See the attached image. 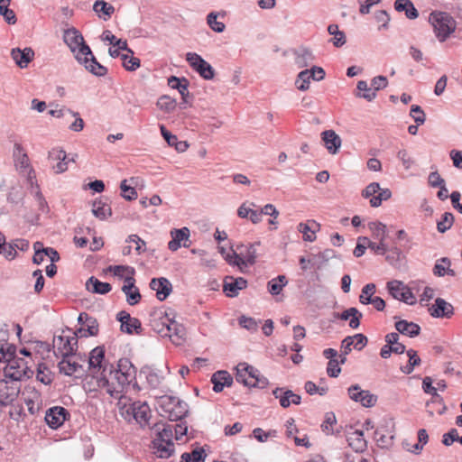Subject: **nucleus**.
<instances>
[{
    "mask_svg": "<svg viewBox=\"0 0 462 462\" xmlns=\"http://www.w3.org/2000/svg\"><path fill=\"white\" fill-rule=\"evenodd\" d=\"M116 319L121 323L120 328L122 332L126 334H141V321L137 318L131 317V315L127 311H119L116 315Z\"/></svg>",
    "mask_w": 462,
    "mask_h": 462,
    "instance_id": "16",
    "label": "nucleus"
},
{
    "mask_svg": "<svg viewBox=\"0 0 462 462\" xmlns=\"http://www.w3.org/2000/svg\"><path fill=\"white\" fill-rule=\"evenodd\" d=\"M109 372H121L124 374H126L127 373H131L133 374H135V368L132 365L129 359L127 358H122L118 361L117 368L112 369V366L109 368Z\"/></svg>",
    "mask_w": 462,
    "mask_h": 462,
    "instance_id": "61",
    "label": "nucleus"
},
{
    "mask_svg": "<svg viewBox=\"0 0 462 462\" xmlns=\"http://www.w3.org/2000/svg\"><path fill=\"white\" fill-rule=\"evenodd\" d=\"M121 414L129 422L134 421L142 430L149 426L152 417L150 406L145 402L136 401L129 405L124 404Z\"/></svg>",
    "mask_w": 462,
    "mask_h": 462,
    "instance_id": "4",
    "label": "nucleus"
},
{
    "mask_svg": "<svg viewBox=\"0 0 462 462\" xmlns=\"http://www.w3.org/2000/svg\"><path fill=\"white\" fill-rule=\"evenodd\" d=\"M122 291L125 294L126 301L131 306L136 305L141 300L139 289L135 286V279L132 276L125 278Z\"/></svg>",
    "mask_w": 462,
    "mask_h": 462,
    "instance_id": "24",
    "label": "nucleus"
},
{
    "mask_svg": "<svg viewBox=\"0 0 462 462\" xmlns=\"http://www.w3.org/2000/svg\"><path fill=\"white\" fill-rule=\"evenodd\" d=\"M360 240L364 241L366 245H368V248L373 251L375 254L379 255H384L386 252L388 251V245L386 244L385 240L379 241L378 243L371 241L366 236H360Z\"/></svg>",
    "mask_w": 462,
    "mask_h": 462,
    "instance_id": "50",
    "label": "nucleus"
},
{
    "mask_svg": "<svg viewBox=\"0 0 462 462\" xmlns=\"http://www.w3.org/2000/svg\"><path fill=\"white\" fill-rule=\"evenodd\" d=\"M127 180H124L120 184V189L122 190V196L126 200H134L137 198V192L134 187H131L126 184Z\"/></svg>",
    "mask_w": 462,
    "mask_h": 462,
    "instance_id": "64",
    "label": "nucleus"
},
{
    "mask_svg": "<svg viewBox=\"0 0 462 462\" xmlns=\"http://www.w3.org/2000/svg\"><path fill=\"white\" fill-rule=\"evenodd\" d=\"M69 417L67 409L61 406H54L47 410L45 414V421L52 430L60 428Z\"/></svg>",
    "mask_w": 462,
    "mask_h": 462,
    "instance_id": "14",
    "label": "nucleus"
},
{
    "mask_svg": "<svg viewBox=\"0 0 462 462\" xmlns=\"http://www.w3.org/2000/svg\"><path fill=\"white\" fill-rule=\"evenodd\" d=\"M80 58L81 60L77 61L93 75L103 77L107 73V69L97 60L92 52L91 54L82 55Z\"/></svg>",
    "mask_w": 462,
    "mask_h": 462,
    "instance_id": "26",
    "label": "nucleus"
},
{
    "mask_svg": "<svg viewBox=\"0 0 462 462\" xmlns=\"http://www.w3.org/2000/svg\"><path fill=\"white\" fill-rule=\"evenodd\" d=\"M108 271L112 272L115 276L120 277V278H125L126 276H132L134 275V268L131 266L126 265H114L109 266Z\"/></svg>",
    "mask_w": 462,
    "mask_h": 462,
    "instance_id": "54",
    "label": "nucleus"
},
{
    "mask_svg": "<svg viewBox=\"0 0 462 462\" xmlns=\"http://www.w3.org/2000/svg\"><path fill=\"white\" fill-rule=\"evenodd\" d=\"M347 393L352 401L359 402L362 406L366 408L374 406L377 402L376 395L367 390H362L358 384L351 385L347 389Z\"/></svg>",
    "mask_w": 462,
    "mask_h": 462,
    "instance_id": "12",
    "label": "nucleus"
},
{
    "mask_svg": "<svg viewBox=\"0 0 462 462\" xmlns=\"http://www.w3.org/2000/svg\"><path fill=\"white\" fill-rule=\"evenodd\" d=\"M80 367L81 365L79 363L71 361L69 357H62V360L59 363L60 372L66 375L74 374Z\"/></svg>",
    "mask_w": 462,
    "mask_h": 462,
    "instance_id": "48",
    "label": "nucleus"
},
{
    "mask_svg": "<svg viewBox=\"0 0 462 462\" xmlns=\"http://www.w3.org/2000/svg\"><path fill=\"white\" fill-rule=\"evenodd\" d=\"M126 243H133L135 245V251L138 254H142L146 251V243L137 235H130L126 240Z\"/></svg>",
    "mask_w": 462,
    "mask_h": 462,
    "instance_id": "62",
    "label": "nucleus"
},
{
    "mask_svg": "<svg viewBox=\"0 0 462 462\" xmlns=\"http://www.w3.org/2000/svg\"><path fill=\"white\" fill-rule=\"evenodd\" d=\"M54 354L57 357H70L78 348V333L69 328L55 335L52 341Z\"/></svg>",
    "mask_w": 462,
    "mask_h": 462,
    "instance_id": "5",
    "label": "nucleus"
},
{
    "mask_svg": "<svg viewBox=\"0 0 462 462\" xmlns=\"http://www.w3.org/2000/svg\"><path fill=\"white\" fill-rule=\"evenodd\" d=\"M236 380L245 386L253 384L252 379L255 376L257 369L245 362L239 363L236 367Z\"/></svg>",
    "mask_w": 462,
    "mask_h": 462,
    "instance_id": "22",
    "label": "nucleus"
},
{
    "mask_svg": "<svg viewBox=\"0 0 462 462\" xmlns=\"http://www.w3.org/2000/svg\"><path fill=\"white\" fill-rule=\"evenodd\" d=\"M324 146L330 154H337L341 147L340 136L334 130H325L321 133Z\"/></svg>",
    "mask_w": 462,
    "mask_h": 462,
    "instance_id": "30",
    "label": "nucleus"
},
{
    "mask_svg": "<svg viewBox=\"0 0 462 462\" xmlns=\"http://www.w3.org/2000/svg\"><path fill=\"white\" fill-rule=\"evenodd\" d=\"M168 85L173 89H177L180 94L184 102H186V97L189 96L188 90V80L185 78L180 79L175 76H171L168 79Z\"/></svg>",
    "mask_w": 462,
    "mask_h": 462,
    "instance_id": "41",
    "label": "nucleus"
},
{
    "mask_svg": "<svg viewBox=\"0 0 462 462\" xmlns=\"http://www.w3.org/2000/svg\"><path fill=\"white\" fill-rule=\"evenodd\" d=\"M78 334L80 335V337H89V336H97L98 334V323L97 320L93 318L89 317L87 323L84 325V327H81L79 328Z\"/></svg>",
    "mask_w": 462,
    "mask_h": 462,
    "instance_id": "47",
    "label": "nucleus"
},
{
    "mask_svg": "<svg viewBox=\"0 0 462 462\" xmlns=\"http://www.w3.org/2000/svg\"><path fill=\"white\" fill-rule=\"evenodd\" d=\"M454 223V216L450 212H445L441 219L437 222V229L439 233L448 231Z\"/></svg>",
    "mask_w": 462,
    "mask_h": 462,
    "instance_id": "57",
    "label": "nucleus"
},
{
    "mask_svg": "<svg viewBox=\"0 0 462 462\" xmlns=\"http://www.w3.org/2000/svg\"><path fill=\"white\" fill-rule=\"evenodd\" d=\"M34 255L32 262L35 264H41L45 258V254H48L51 263L58 262L60 260L59 253L52 247H43L42 242H35L33 244Z\"/></svg>",
    "mask_w": 462,
    "mask_h": 462,
    "instance_id": "20",
    "label": "nucleus"
},
{
    "mask_svg": "<svg viewBox=\"0 0 462 462\" xmlns=\"http://www.w3.org/2000/svg\"><path fill=\"white\" fill-rule=\"evenodd\" d=\"M121 59L126 70L134 71L140 67V60L130 53L122 54Z\"/></svg>",
    "mask_w": 462,
    "mask_h": 462,
    "instance_id": "58",
    "label": "nucleus"
},
{
    "mask_svg": "<svg viewBox=\"0 0 462 462\" xmlns=\"http://www.w3.org/2000/svg\"><path fill=\"white\" fill-rule=\"evenodd\" d=\"M11 57L19 68L25 69L33 60L34 51L30 47H26L23 50L20 48H14L11 50Z\"/></svg>",
    "mask_w": 462,
    "mask_h": 462,
    "instance_id": "27",
    "label": "nucleus"
},
{
    "mask_svg": "<svg viewBox=\"0 0 462 462\" xmlns=\"http://www.w3.org/2000/svg\"><path fill=\"white\" fill-rule=\"evenodd\" d=\"M169 435H166L168 437ZM165 435H157L152 441L151 448L153 453L160 458H169L174 453V443L171 439H165Z\"/></svg>",
    "mask_w": 462,
    "mask_h": 462,
    "instance_id": "13",
    "label": "nucleus"
},
{
    "mask_svg": "<svg viewBox=\"0 0 462 462\" xmlns=\"http://www.w3.org/2000/svg\"><path fill=\"white\" fill-rule=\"evenodd\" d=\"M205 457V450L203 448H197L190 453H183L180 457V462H204Z\"/></svg>",
    "mask_w": 462,
    "mask_h": 462,
    "instance_id": "52",
    "label": "nucleus"
},
{
    "mask_svg": "<svg viewBox=\"0 0 462 462\" xmlns=\"http://www.w3.org/2000/svg\"><path fill=\"white\" fill-rule=\"evenodd\" d=\"M357 93L356 96L357 97H362L367 101H372L376 97V93L373 90L372 86L368 87V84L365 80H360L357 82Z\"/></svg>",
    "mask_w": 462,
    "mask_h": 462,
    "instance_id": "46",
    "label": "nucleus"
},
{
    "mask_svg": "<svg viewBox=\"0 0 462 462\" xmlns=\"http://www.w3.org/2000/svg\"><path fill=\"white\" fill-rule=\"evenodd\" d=\"M155 408L159 414L170 420H181L188 414V404L172 395H162L156 398Z\"/></svg>",
    "mask_w": 462,
    "mask_h": 462,
    "instance_id": "2",
    "label": "nucleus"
},
{
    "mask_svg": "<svg viewBox=\"0 0 462 462\" xmlns=\"http://www.w3.org/2000/svg\"><path fill=\"white\" fill-rule=\"evenodd\" d=\"M391 197L392 191L389 189H382L380 187V190L378 191L377 196H374L373 198H371L369 202L371 207L378 208L379 206L382 205L383 201L388 200L389 199H391Z\"/></svg>",
    "mask_w": 462,
    "mask_h": 462,
    "instance_id": "55",
    "label": "nucleus"
},
{
    "mask_svg": "<svg viewBox=\"0 0 462 462\" xmlns=\"http://www.w3.org/2000/svg\"><path fill=\"white\" fill-rule=\"evenodd\" d=\"M163 328L159 329V332L165 337L172 338L175 337L178 340L181 339L184 336V328L175 320H168V323L162 324Z\"/></svg>",
    "mask_w": 462,
    "mask_h": 462,
    "instance_id": "33",
    "label": "nucleus"
},
{
    "mask_svg": "<svg viewBox=\"0 0 462 462\" xmlns=\"http://www.w3.org/2000/svg\"><path fill=\"white\" fill-rule=\"evenodd\" d=\"M394 8L397 12H404L408 19L413 20L419 16V12L411 0H395Z\"/></svg>",
    "mask_w": 462,
    "mask_h": 462,
    "instance_id": "38",
    "label": "nucleus"
},
{
    "mask_svg": "<svg viewBox=\"0 0 462 462\" xmlns=\"http://www.w3.org/2000/svg\"><path fill=\"white\" fill-rule=\"evenodd\" d=\"M211 383H213V391L220 393L225 386H231L233 383V377L225 370H220L212 374Z\"/></svg>",
    "mask_w": 462,
    "mask_h": 462,
    "instance_id": "31",
    "label": "nucleus"
},
{
    "mask_svg": "<svg viewBox=\"0 0 462 462\" xmlns=\"http://www.w3.org/2000/svg\"><path fill=\"white\" fill-rule=\"evenodd\" d=\"M151 430L153 433H188V425L185 421L176 424H170L162 420L155 422Z\"/></svg>",
    "mask_w": 462,
    "mask_h": 462,
    "instance_id": "28",
    "label": "nucleus"
},
{
    "mask_svg": "<svg viewBox=\"0 0 462 462\" xmlns=\"http://www.w3.org/2000/svg\"><path fill=\"white\" fill-rule=\"evenodd\" d=\"M30 374H32V371L23 359L15 357L6 359V365L4 368V379L19 383L23 378L30 377Z\"/></svg>",
    "mask_w": 462,
    "mask_h": 462,
    "instance_id": "8",
    "label": "nucleus"
},
{
    "mask_svg": "<svg viewBox=\"0 0 462 462\" xmlns=\"http://www.w3.org/2000/svg\"><path fill=\"white\" fill-rule=\"evenodd\" d=\"M310 76L311 74H310L309 69H304L298 74L295 84L299 90L305 91L309 89L311 79Z\"/></svg>",
    "mask_w": 462,
    "mask_h": 462,
    "instance_id": "56",
    "label": "nucleus"
},
{
    "mask_svg": "<svg viewBox=\"0 0 462 462\" xmlns=\"http://www.w3.org/2000/svg\"><path fill=\"white\" fill-rule=\"evenodd\" d=\"M62 38L76 60H80L82 55L91 54L90 47L85 42L82 33L77 28L65 29Z\"/></svg>",
    "mask_w": 462,
    "mask_h": 462,
    "instance_id": "6",
    "label": "nucleus"
},
{
    "mask_svg": "<svg viewBox=\"0 0 462 462\" xmlns=\"http://www.w3.org/2000/svg\"><path fill=\"white\" fill-rule=\"evenodd\" d=\"M428 441L429 435H407V437L402 439V445L405 450L413 454H420L423 446L426 445Z\"/></svg>",
    "mask_w": 462,
    "mask_h": 462,
    "instance_id": "21",
    "label": "nucleus"
},
{
    "mask_svg": "<svg viewBox=\"0 0 462 462\" xmlns=\"http://www.w3.org/2000/svg\"><path fill=\"white\" fill-rule=\"evenodd\" d=\"M346 442L355 452L362 453L367 448V441L364 435H348Z\"/></svg>",
    "mask_w": 462,
    "mask_h": 462,
    "instance_id": "44",
    "label": "nucleus"
},
{
    "mask_svg": "<svg viewBox=\"0 0 462 462\" xmlns=\"http://www.w3.org/2000/svg\"><path fill=\"white\" fill-rule=\"evenodd\" d=\"M105 349L103 346H97L91 350L88 357V367L93 373L102 370L101 376L106 374L107 366L104 365Z\"/></svg>",
    "mask_w": 462,
    "mask_h": 462,
    "instance_id": "18",
    "label": "nucleus"
},
{
    "mask_svg": "<svg viewBox=\"0 0 462 462\" xmlns=\"http://www.w3.org/2000/svg\"><path fill=\"white\" fill-rule=\"evenodd\" d=\"M295 64L299 68H305L311 65L315 60V57L310 50L307 48H299L294 51Z\"/></svg>",
    "mask_w": 462,
    "mask_h": 462,
    "instance_id": "35",
    "label": "nucleus"
},
{
    "mask_svg": "<svg viewBox=\"0 0 462 462\" xmlns=\"http://www.w3.org/2000/svg\"><path fill=\"white\" fill-rule=\"evenodd\" d=\"M450 260L448 257H442L435 263L433 273L436 276L442 277L445 275L454 276V270L450 269Z\"/></svg>",
    "mask_w": 462,
    "mask_h": 462,
    "instance_id": "40",
    "label": "nucleus"
},
{
    "mask_svg": "<svg viewBox=\"0 0 462 462\" xmlns=\"http://www.w3.org/2000/svg\"><path fill=\"white\" fill-rule=\"evenodd\" d=\"M220 14L216 12H210L207 15V23L210 29L216 32H223L226 29V25L222 22L217 21V17Z\"/></svg>",
    "mask_w": 462,
    "mask_h": 462,
    "instance_id": "53",
    "label": "nucleus"
},
{
    "mask_svg": "<svg viewBox=\"0 0 462 462\" xmlns=\"http://www.w3.org/2000/svg\"><path fill=\"white\" fill-rule=\"evenodd\" d=\"M135 374L127 373L124 374L121 372H109V377L106 375L101 376L98 380V385L113 399L121 401L124 397V393L131 386Z\"/></svg>",
    "mask_w": 462,
    "mask_h": 462,
    "instance_id": "1",
    "label": "nucleus"
},
{
    "mask_svg": "<svg viewBox=\"0 0 462 462\" xmlns=\"http://www.w3.org/2000/svg\"><path fill=\"white\" fill-rule=\"evenodd\" d=\"M247 281L243 277L235 278L233 276H226L223 282V291L226 296L229 298L236 297L240 291L245 289Z\"/></svg>",
    "mask_w": 462,
    "mask_h": 462,
    "instance_id": "19",
    "label": "nucleus"
},
{
    "mask_svg": "<svg viewBox=\"0 0 462 462\" xmlns=\"http://www.w3.org/2000/svg\"><path fill=\"white\" fill-rule=\"evenodd\" d=\"M36 378L44 384H50L52 382V374L43 364H40L37 368Z\"/></svg>",
    "mask_w": 462,
    "mask_h": 462,
    "instance_id": "59",
    "label": "nucleus"
},
{
    "mask_svg": "<svg viewBox=\"0 0 462 462\" xmlns=\"http://www.w3.org/2000/svg\"><path fill=\"white\" fill-rule=\"evenodd\" d=\"M20 383L6 379L0 380V404L3 407L11 405L18 397Z\"/></svg>",
    "mask_w": 462,
    "mask_h": 462,
    "instance_id": "11",
    "label": "nucleus"
},
{
    "mask_svg": "<svg viewBox=\"0 0 462 462\" xmlns=\"http://www.w3.org/2000/svg\"><path fill=\"white\" fill-rule=\"evenodd\" d=\"M298 230L303 235V239L308 242L316 240V232L319 230V224L314 220H309L306 223H300Z\"/></svg>",
    "mask_w": 462,
    "mask_h": 462,
    "instance_id": "34",
    "label": "nucleus"
},
{
    "mask_svg": "<svg viewBox=\"0 0 462 462\" xmlns=\"http://www.w3.org/2000/svg\"><path fill=\"white\" fill-rule=\"evenodd\" d=\"M86 288L88 291L97 294H106L112 287L108 282H100L97 278L91 276L86 282Z\"/></svg>",
    "mask_w": 462,
    "mask_h": 462,
    "instance_id": "36",
    "label": "nucleus"
},
{
    "mask_svg": "<svg viewBox=\"0 0 462 462\" xmlns=\"http://www.w3.org/2000/svg\"><path fill=\"white\" fill-rule=\"evenodd\" d=\"M93 10L99 17L107 20L114 14L115 7L103 0H97L93 5Z\"/></svg>",
    "mask_w": 462,
    "mask_h": 462,
    "instance_id": "43",
    "label": "nucleus"
},
{
    "mask_svg": "<svg viewBox=\"0 0 462 462\" xmlns=\"http://www.w3.org/2000/svg\"><path fill=\"white\" fill-rule=\"evenodd\" d=\"M429 21L440 42H444L455 32L457 27L455 19L446 12H432L430 14Z\"/></svg>",
    "mask_w": 462,
    "mask_h": 462,
    "instance_id": "3",
    "label": "nucleus"
},
{
    "mask_svg": "<svg viewBox=\"0 0 462 462\" xmlns=\"http://www.w3.org/2000/svg\"><path fill=\"white\" fill-rule=\"evenodd\" d=\"M186 60L189 66L199 74L204 79H212L215 76V71L212 66L206 61L200 55L195 52H188L186 54Z\"/></svg>",
    "mask_w": 462,
    "mask_h": 462,
    "instance_id": "9",
    "label": "nucleus"
},
{
    "mask_svg": "<svg viewBox=\"0 0 462 462\" xmlns=\"http://www.w3.org/2000/svg\"><path fill=\"white\" fill-rule=\"evenodd\" d=\"M389 293L396 300L403 301L409 305L416 303V299L410 288L402 282L394 280L387 283Z\"/></svg>",
    "mask_w": 462,
    "mask_h": 462,
    "instance_id": "10",
    "label": "nucleus"
},
{
    "mask_svg": "<svg viewBox=\"0 0 462 462\" xmlns=\"http://www.w3.org/2000/svg\"><path fill=\"white\" fill-rule=\"evenodd\" d=\"M368 228L372 233L373 238L383 241L386 239L387 229L386 226L379 221H373L368 224Z\"/></svg>",
    "mask_w": 462,
    "mask_h": 462,
    "instance_id": "45",
    "label": "nucleus"
},
{
    "mask_svg": "<svg viewBox=\"0 0 462 462\" xmlns=\"http://www.w3.org/2000/svg\"><path fill=\"white\" fill-rule=\"evenodd\" d=\"M429 311L434 318H450L454 313V308L444 299L437 298L435 303L429 308Z\"/></svg>",
    "mask_w": 462,
    "mask_h": 462,
    "instance_id": "29",
    "label": "nucleus"
},
{
    "mask_svg": "<svg viewBox=\"0 0 462 462\" xmlns=\"http://www.w3.org/2000/svg\"><path fill=\"white\" fill-rule=\"evenodd\" d=\"M273 396L279 400L280 405L282 408H288L291 403L298 405L300 403L301 397L294 393L291 390L277 387L273 391Z\"/></svg>",
    "mask_w": 462,
    "mask_h": 462,
    "instance_id": "25",
    "label": "nucleus"
},
{
    "mask_svg": "<svg viewBox=\"0 0 462 462\" xmlns=\"http://www.w3.org/2000/svg\"><path fill=\"white\" fill-rule=\"evenodd\" d=\"M150 288L156 292V297L161 301L166 300L172 291L171 282L164 277L152 278L150 282Z\"/></svg>",
    "mask_w": 462,
    "mask_h": 462,
    "instance_id": "23",
    "label": "nucleus"
},
{
    "mask_svg": "<svg viewBox=\"0 0 462 462\" xmlns=\"http://www.w3.org/2000/svg\"><path fill=\"white\" fill-rule=\"evenodd\" d=\"M171 240L168 243V248L171 252H176L181 246L188 247L187 242L189 239L190 231L188 227L173 228L170 232Z\"/></svg>",
    "mask_w": 462,
    "mask_h": 462,
    "instance_id": "17",
    "label": "nucleus"
},
{
    "mask_svg": "<svg viewBox=\"0 0 462 462\" xmlns=\"http://www.w3.org/2000/svg\"><path fill=\"white\" fill-rule=\"evenodd\" d=\"M328 32L332 35L330 42L337 48L342 47L346 42V34L340 31L337 24L332 23L328 27Z\"/></svg>",
    "mask_w": 462,
    "mask_h": 462,
    "instance_id": "42",
    "label": "nucleus"
},
{
    "mask_svg": "<svg viewBox=\"0 0 462 462\" xmlns=\"http://www.w3.org/2000/svg\"><path fill=\"white\" fill-rule=\"evenodd\" d=\"M13 158L16 170L20 174L26 175L28 184L33 188L34 179H36L35 171L31 165L26 151L21 143H14Z\"/></svg>",
    "mask_w": 462,
    "mask_h": 462,
    "instance_id": "7",
    "label": "nucleus"
},
{
    "mask_svg": "<svg viewBox=\"0 0 462 462\" xmlns=\"http://www.w3.org/2000/svg\"><path fill=\"white\" fill-rule=\"evenodd\" d=\"M288 283L287 278L284 275H279L272 279L268 282V291L272 295H278L282 292L283 287Z\"/></svg>",
    "mask_w": 462,
    "mask_h": 462,
    "instance_id": "51",
    "label": "nucleus"
},
{
    "mask_svg": "<svg viewBox=\"0 0 462 462\" xmlns=\"http://www.w3.org/2000/svg\"><path fill=\"white\" fill-rule=\"evenodd\" d=\"M142 374L145 375L148 384L152 388H157L164 380V373L152 366H144Z\"/></svg>",
    "mask_w": 462,
    "mask_h": 462,
    "instance_id": "32",
    "label": "nucleus"
},
{
    "mask_svg": "<svg viewBox=\"0 0 462 462\" xmlns=\"http://www.w3.org/2000/svg\"><path fill=\"white\" fill-rule=\"evenodd\" d=\"M410 115L418 125H423L425 123L426 116L420 106L412 105L411 107Z\"/></svg>",
    "mask_w": 462,
    "mask_h": 462,
    "instance_id": "63",
    "label": "nucleus"
},
{
    "mask_svg": "<svg viewBox=\"0 0 462 462\" xmlns=\"http://www.w3.org/2000/svg\"><path fill=\"white\" fill-rule=\"evenodd\" d=\"M11 0H0V15L8 24H14L17 22L14 10L9 8Z\"/></svg>",
    "mask_w": 462,
    "mask_h": 462,
    "instance_id": "49",
    "label": "nucleus"
},
{
    "mask_svg": "<svg viewBox=\"0 0 462 462\" xmlns=\"http://www.w3.org/2000/svg\"><path fill=\"white\" fill-rule=\"evenodd\" d=\"M92 213L98 219L105 220L112 215V209L106 201L98 199L92 204Z\"/></svg>",
    "mask_w": 462,
    "mask_h": 462,
    "instance_id": "39",
    "label": "nucleus"
},
{
    "mask_svg": "<svg viewBox=\"0 0 462 462\" xmlns=\"http://www.w3.org/2000/svg\"><path fill=\"white\" fill-rule=\"evenodd\" d=\"M157 106L164 112H171L176 107V100L169 96H162L157 101Z\"/></svg>",
    "mask_w": 462,
    "mask_h": 462,
    "instance_id": "60",
    "label": "nucleus"
},
{
    "mask_svg": "<svg viewBox=\"0 0 462 462\" xmlns=\"http://www.w3.org/2000/svg\"><path fill=\"white\" fill-rule=\"evenodd\" d=\"M396 330L405 336L410 337H414L418 336L420 332V328L418 324L413 322H409L405 319L399 320L395 323Z\"/></svg>",
    "mask_w": 462,
    "mask_h": 462,
    "instance_id": "37",
    "label": "nucleus"
},
{
    "mask_svg": "<svg viewBox=\"0 0 462 462\" xmlns=\"http://www.w3.org/2000/svg\"><path fill=\"white\" fill-rule=\"evenodd\" d=\"M239 253L233 252V255L235 257V263L238 267H242L243 265H253L255 263L256 259V250L254 244H250L248 245H240L237 247Z\"/></svg>",
    "mask_w": 462,
    "mask_h": 462,
    "instance_id": "15",
    "label": "nucleus"
}]
</instances>
